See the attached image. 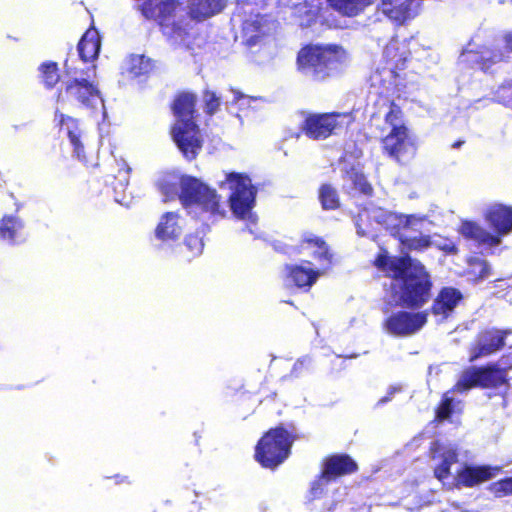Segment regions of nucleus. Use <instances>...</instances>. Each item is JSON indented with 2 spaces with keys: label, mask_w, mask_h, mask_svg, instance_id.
<instances>
[{
  "label": "nucleus",
  "mask_w": 512,
  "mask_h": 512,
  "mask_svg": "<svg viewBox=\"0 0 512 512\" xmlns=\"http://www.w3.org/2000/svg\"><path fill=\"white\" fill-rule=\"evenodd\" d=\"M375 266L392 278L390 286L396 304L420 306L428 300L431 284L421 263L410 258H391L381 251Z\"/></svg>",
  "instance_id": "obj_1"
},
{
  "label": "nucleus",
  "mask_w": 512,
  "mask_h": 512,
  "mask_svg": "<svg viewBox=\"0 0 512 512\" xmlns=\"http://www.w3.org/2000/svg\"><path fill=\"white\" fill-rule=\"evenodd\" d=\"M157 184L166 200L178 195L188 212L203 221L222 217L224 214L216 191L197 178L165 173Z\"/></svg>",
  "instance_id": "obj_2"
},
{
  "label": "nucleus",
  "mask_w": 512,
  "mask_h": 512,
  "mask_svg": "<svg viewBox=\"0 0 512 512\" xmlns=\"http://www.w3.org/2000/svg\"><path fill=\"white\" fill-rule=\"evenodd\" d=\"M142 14L159 23L163 33L176 44L187 45L191 31L184 6L178 0H141L137 2Z\"/></svg>",
  "instance_id": "obj_3"
},
{
  "label": "nucleus",
  "mask_w": 512,
  "mask_h": 512,
  "mask_svg": "<svg viewBox=\"0 0 512 512\" xmlns=\"http://www.w3.org/2000/svg\"><path fill=\"white\" fill-rule=\"evenodd\" d=\"M483 218L494 230L489 232L479 223L463 221L459 227V233L477 244L485 247L500 245L501 238L512 232V206L502 203H490L483 210Z\"/></svg>",
  "instance_id": "obj_4"
},
{
  "label": "nucleus",
  "mask_w": 512,
  "mask_h": 512,
  "mask_svg": "<svg viewBox=\"0 0 512 512\" xmlns=\"http://www.w3.org/2000/svg\"><path fill=\"white\" fill-rule=\"evenodd\" d=\"M313 248L319 249V254L315 255V262L304 261L286 267L287 280L299 288L311 287L332 265L333 255L326 243L321 238L307 233L301 240L299 253L310 254Z\"/></svg>",
  "instance_id": "obj_5"
},
{
  "label": "nucleus",
  "mask_w": 512,
  "mask_h": 512,
  "mask_svg": "<svg viewBox=\"0 0 512 512\" xmlns=\"http://www.w3.org/2000/svg\"><path fill=\"white\" fill-rule=\"evenodd\" d=\"M381 130V144L386 155L399 163L414 156L415 143L404 123L402 111L398 106L394 104L389 106Z\"/></svg>",
  "instance_id": "obj_6"
},
{
  "label": "nucleus",
  "mask_w": 512,
  "mask_h": 512,
  "mask_svg": "<svg viewBox=\"0 0 512 512\" xmlns=\"http://www.w3.org/2000/svg\"><path fill=\"white\" fill-rule=\"evenodd\" d=\"M373 220L375 225L383 226L393 232L401 230H421L430 225V221L426 216L420 215H402L384 210L381 207L370 205L358 215L356 222L357 233L361 236H373L375 230L374 225L370 222Z\"/></svg>",
  "instance_id": "obj_7"
},
{
  "label": "nucleus",
  "mask_w": 512,
  "mask_h": 512,
  "mask_svg": "<svg viewBox=\"0 0 512 512\" xmlns=\"http://www.w3.org/2000/svg\"><path fill=\"white\" fill-rule=\"evenodd\" d=\"M348 60V54L342 47L308 46L299 52L297 64L300 71L320 80L339 70Z\"/></svg>",
  "instance_id": "obj_8"
},
{
  "label": "nucleus",
  "mask_w": 512,
  "mask_h": 512,
  "mask_svg": "<svg viewBox=\"0 0 512 512\" xmlns=\"http://www.w3.org/2000/svg\"><path fill=\"white\" fill-rule=\"evenodd\" d=\"M66 76L64 81L65 94L71 99L79 102L82 106L90 109L103 107V100L96 85L91 80L94 74V67H80L73 62L66 61Z\"/></svg>",
  "instance_id": "obj_9"
},
{
  "label": "nucleus",
  "mask_w": 512,
  "mask_h": 512,
  "mask_svg": "<svg viewBox=\"0 0 512 512\" xmlns=\"http://www.w3.org/2000/svg\"><path fill=\"white\" fill-rule=\"evenodd\" d=\"M221 189L231 191L229 198L230 208L233 214L241 219H247L255 223L256 218L252 213L255 199V189L251 180L244 174L235 172H224L222 179H218Z\"/></svg>",
  "instance_id": "obj_10"
},
{
  "label": "nucleus",
  "mask_w": 512,
  "mask_h": 512,
  "mask_svg": "<svg viewBox=\"0 0 512 512\" xmlns=\"http://www.w3.org/2000/svg\"><path fill=\"white\" fill-rule=\"evenodd\" d=\"M293 439L283 428L269 430L258 442L256 460L266 468H274L289 455Z\"/></svg>",
  "instance_id": "obj_11"
},
{
  "label": "nucleus",
  "mask_w": 512,
  "mask_h": 512,
  "mask_svg": "<svg viewBox=\"0 0 512 512\" xmlns=\"http://www.w3.org/2000/svg\"><path fill=\"white\" fill-rule=\"evenodd\" d=\"M510 368H512V363L502 359L498 367H489L482 370L469 369L463 372L455 385V389L462 392L473 387H498L506 382V370Z\"/></svg>",
  "instance_id": "obj_12"
},
{
  "label": "nucleus",
  "mask_w": 512,
  "mask_h": 512,
  "mask_svg": "<svg viewBox=\"0 0 512 512\" xmlns=\"http://www.w3.org/2000/svg\"><path fill=\"white\" fill-rule=\"evenodd\" d=\"M350 116L345 113L312 114L305 118L301 129L311 139H326L350 123Z\"/></svg>",
  "instance_id": "obj_13"
},
{
  "label": "nucleus",
  "mask_w": 512,
  "mask_h": 512,
  "mask_svg": "<svg viewBox=\"0 0 512 512\" xmlns=\"http://www.w3.org/2000/svg\"><path fill=\"white\" fill-rule=\"evenodd\" d=\"M172 137L186 159L196 158L202 147V137L193 121H176L172 128Z\"/></svg>",
  "instance_id": "obj_14"
},
{
  "label": "nucleus",
  "mask_w": 512,
  "mask_h": 512,
  "mask_svg": "<svg viewBox=\"0 0 512 512\" xmlns=\"http://www.w3.org/2000/svg\"><path fill=\"white\" fill-rule=\"evenodd\" d=\"M427 321L425 313L398 312L384 322V329L394 336H408L421 329Z\"/></svg>",
  "instance_id": "obj_15"
},
{
  "label": "nucleus",
  "mask_w": 512,
  "mask_h": 512,
  "mask_svg": "<svg viewBox=\"0 0 512 512\" xmlns=\"http://www.w3.org/2000/svg\"><path fill=\"white\" fill-rule=\"evenodd\" d=\"M356 463L348 456L336 455L329 458L321 477L312 485V494L317 497L323 492V487L332 478L352 473L356 470Z\"/></svg>",
  "instance_id": "obj_16"
},
{
  "label": "nucleus",
  "mask_w": 512,
  "mask_h": 512,
  "mask_svg": "<svg viewBox=\"0 0 512 512\" xmlns=\"http://www.w3.org/2000/svg\"><path fill=\"white\" fill-rule=\"evenodd\" d=\"M500 472L497 466L464 465L456 471L455 486L473 487L496 477Z\"/></svg>",
  "instance_id": "obj_17"
},
{
  "label": "nucleus",
  "mask_w": 512,
  "mask_h": 512,
  "mask_svg": "<svg viewBox=\"0 0 512 512\" xmlns=\"http://www.w3.org/2000/svg\"><path fill=\"white\" fill-rule=\"evenodd\" d=\"M432 458L435 462V477L445 483L451 475L450 467L457 462L456 449L451 445L435 443L431 449Z\"/></svg>",
  "instance_id": "obj_18"
},
{
  "label": "nucleus",
  "mask_w": 512,
  "mask_h": 512,
  "mask_svg": "<svg viewBox=\"0 0 512 512\" xmlns=\"http://www.w3.org/2000/svg\"><path fill=\"white\" fill-rule=\"evenodd\" d=\"M511 334L510 330H490L480 335L477 344L471 350L470 360L489 355L499 350L504 344V339Z\"/></svg>",
  "instance_id": "obj_19"
},
{
  "label": "nucleus",
  "mask_w": 512,
  "mask_h": 512,
  "mask_svg": "<svg viewBox=\"0 0 512 512\" xmlns=\"http://www.w3.org/2000/svg\"><path fill=\"white\" fill-rule=\"evenodd\" d=\"M184 228V220L178 213L167 212L163 214L155 229L157 239L166 242L178 239Z\"/></svg>",
  "instance_id": "obj_20"
},
{
  "label": "nucleus",
  "mask_w": 512,
  "mask_h": 512,
  "mask_svg": "<svg viewBox=\"0 0 512 512\" xmlns=\"http://www.w3.org/2000/svg\"><path fill=\"white\" fill-rule=\"evenodd\" d=\"M419 0H381V10L388 18L402 23L412 17Z\"/></svg>",
  "instance_id": "obj_21"
},
{
  "label": "nucleus",
  "mask_w": 512,
  "mask_h": 512,
  "mask_svg": "<svg viewBox=\"0 0 512 512\" xmlns=\"http://www.w3.org/2000/svg\"><path fill=\"white\" fill-rule=\"evenodd\" d=\"M226 0H189V14L192 19L203 21L225 7Z\"/></svg>",
  "instance_id": "obj_22"
},
{
  "label": "nucleus",
  "mask_w": 512,
  "mask_h": 512,
  "mask_svg": "<svg viewBox=\"0 0 512 512\" xmlns=\"http://www.w3.org/2000/svg\"><path fill=\"white\" fill-rule=\"evenodd\" d=\"M100 50V37L98 31L91 27L89 28L83 37L81 38L78 44V51L81 57V63H76L72 61L74 64L79 65L80 67L84 65L85 62L94 60Z\"/></svg>",
  "instance_id": "obj_23"
},
{
  "label": "nucleus",
  "mask_w": 512,
  "mask_h": 512,
  "mask_svg": "<svg viewBox=\"0 0 512 512\" xmlns=\"http://www.w3.org/2000/svg\"><path fill=\"white\" fill-rule=\"evenodd\" d=\"M461 293L454 288H443L438 294L433 304V313L441 316L442 319L448 317L461 300Z\"/></svg>",
  "instance_id": "obj_24"
},
{
  "label": "nucleus",
  "mask_w": 512,
  "mask_h": 512,
  "mask_svg": "<svg viewBox=\"0 0 512 512\" xmlns=\"http://www.w3.org/2000/svg\"><path fill=\"white\" fill-rule=\"evenodd\" d=\"M59 122L61 129L66 132L70 139L74 149V154L79 160L84 161L85 156L83 155V145L80 142V130L78 128L77 122L73 118L66 117L63 114L59 115Z\"/></svg>",
  "instance_id": "obj_25"
},
{
  "label": "nucleus",
  "mask_w": 512,
  "mask_h": 512,
  "mask_svg": "<svg viewBox=\"0 0 512 512\" xmlns=\"http://www.w3.org/2000/svg\"><path fill=\"white\" fill-rule=\"evenodd\" d=\"M475 46L476 45L474 43H469L463 50L460 56V59L463 63L477 64L482 69H484L488 67L487 61L496 62L501 59V56L499 55L491 57V52L486 48H482L480 51H476Z\"/></svg>",
  "instance_id": "obj_26"
},
{
  "label": "nucleus",
  "mask_w": 512,
  "mask_h": 512,
  "mask_svg": "<svg viewBox=\"0 0 512 512\" xmlns=\"http://www.w3.org/2000/svg\"><path fill=\"white\" fill-rule=\"evenodd\" d=\"M377 0H328L340 13L347 16H356Z\"/></svg>",
  "instance_id": "obj_27"
},
{
  "label": "nucleus",
  "mask_w": 512,
  "mask_h": 512,
  "mask_svg": "<svg viewBox=\"0 0 512 512\" xmlns=\"http://www.w3.org/2000/svg\"><path fill=\"white\" fill-rule=\"evenodd\" d=\"M195 100V96L189 93L181 94L176 98L173 110L175 116L177 117V121H192Z\"/></svg>",
  "instance_id": "obj_28"
},
{
  "label": "nucleus",
  "mask_w": 512,
  "mask_h": 512,
  "mask_svg": "<svg viewBox=\"0 0 512 512\" xmlns=\"http://www.w3.org/2000/svg\"><path fill=\"white\" fill-rule=\"evenodd\" d=\"M274 24L270 23L264 16H256L255 19L248 20L244 23L243 31L249 41H255L258 35L269 33Z\"/></svg>",
  "instance_id": "obj_29"
},
{
  "label": "nucleus",
  "mask_w": 512,
  "mask_h": 512,
  "mask_svg": "<svg viewBox=\"0 0 512 512\" xmlns=\"http://www.w3.org/2000/svg\"><path fill=\"white\" fill-rule=\"evenodd\" d=\"M124 69L133 77L146 74L151 69L150 60L143 55H131L125 61Z\"/></svg>",
  "instance_id": "obj_30"
},
{
  "label": "nucleus",
  "mask_w": 512,
  "mask_h": 512,
  "mask_svg": "<svg viewBox=\"0 0 512 512\" xmlns=\"http://www.w3.org/2000/svg\"><path fill=\"white\" fill-rule=\"evenodd\" d=\"M347 182L350 183L351 188L355 193L358 192L363 196L372 195L373 188L362 173L358 171H352L351 173H348Z\"/></svg>",
  "instance_id": "obj_31"
},
{
  "label": "nucleus",
  "mask_w": 512,
  "mask_h": 512,
  "mask_svg": "<svg viewBox=\"0 0 512 512\" xmlns=\"http://www.w3.org/2000/svg\"><path fill=\"white\" fill-rule=\"evenodd\" d=\"M22 228L21 222L15 217H4L0 221V236L7 240H13Z\"/></svg>",
  "instance_id": "obj_32"
},
{
  "label": "nucleus",
  "mask_w": 512,
  "mask_h": 512,
  "mask_svg": "<svg viewBox=\"0 0 512 512\" xmlns=\"http://www.w3.org/2000/svg\"><path fill=\"white\" fill-rule=\"evenodd\" d=\"M467 274L474 281L482 280L489 275V267L485 260L472 259L468 263Z\"/></svg>",
  "instance_id": "obj_33"
},
{
  "label": "nucleus",
  "mask_w": 512,
  "mask_h": 512,
  "mask_svg": "<svg viewBox=\"0 0 512 512\" xmlns=\"http://www.w3.org/2000/svg\"><path fill=\"white\" fill-rule=\"evenodd\" d=\"M319 198L324 209H335L339 206L338 194L330 185L321 186Z\"/></svg>",
  "instance_id": "obj_34"
},
{
  "label": "nucleus",
  "mask_w": 512,
  "mask_h": 512,
  "mask_svg": "<svg viewBox=\"0 0 512 512\" xmlns=\"http://www.w3.org/2000/svg\"><path fill=\"white\" fill-rule=\"evenodd\" d=\"M401 241L404 245H406L409 249L422 251L432 247V236H415V237H407L401 236Z\"/></svg>",
  "instance_id": "obj_35"
},
{
  "label": "nucleus",
  "mask_w": 512,
  "mask_h": 512,
  "mask_svg": "<svg viewBox=\"0 0 512 512\" xmlns=\"http://www.w3.org/2000/svg\"><path fill=\"white\" fill-rule=\"evenodd\" d=\"M41 77L44 84L51 88L59 81V74L56 63H44L40 66Z\"/></svg>",
  "instance_id": "obj_36"
},
{
  "label": "nucleus",
  "mask_w": 512,
  "mask_h": 512,
  "mask_svg": "<svg viewBox=\"0 0 512 512\" xmlns=\"http://www.w3.org/2000/svg\"><path fill=\"white\" fill-rule=\"evenodd\" d=\"M232 101L239 106L240 109L254 108L255 104L259 101L257 98H253L242 94L237 90H231Z\"/></svg>",
  "instance_id": "obj_37"
},
{
  "label": "nucleus",
  "mask_w": 512,
  "mask_h": 512,
  "mask_svg": "<svg viewBox=\"0 0 512 512\" xmlns=\"http://www.w3.org/2000/svg\"><path fill=\"white\" fill-rule=\"evenodd\" d=\"M185 246L190 252L188 257H196L202 253L204 244L199 236L190 235L185 240Z\"/></svg>",
  "instance_id": "obj_38"
},
{
  "label": "nucleus",
  "mask_w": 512,
  "mask_h": 512,
  "mask_svg": "<svg viewBox=\"0 0 512 512\" xmlns=\"http://www.w3.org/2000/svg\"><path fill=\"white\" fill-rule=\"evenodd\" d=\"M490 489L498 497L512 494V477L493 483Z\"/></svg>",
  "instance_id": "obj_39"
},
{
  "label": "nucleus",
  "mask_w": 512,
  "mask_h": 512,
  "mask_svg": "<svg viewBox=\"0 0 512 512\" xmlns=\"http://www.w3.org/2000/svg\"><path fill=\"white\" fill-rule=\"evenodd\" d=\"M432 247H436L446 253H454L456 247L453 241L447 238H443L439 235L432 236Z\"/></svg>",
  "instance_id": "obj_40"
},
{
  "label": "nucleus",
  "mask_w": 512,
  "mask_h": 512,
  "mask_svg": "<svg viewBox=\"0 0 512 512\" xmlns=\"http://www.w3.org/2000/svg\"><path fill=\"white\" fill-rule=\"evenodd\" d=\"M204 101L209 113H213L219 107L220 100L214 92L206 91Z\"/></svg>",
  "instance_id": "obj_41"
},
{
  "label": "nucleus",
  "mask_w": 512,
  "mask_h": 512,
  "mask_svg": "<svg viewBox=\"0 0 512 512\" xmlns=\"http://www.w3.org/2000/svg\"><path fill=\"white\" fill-rule=\"evenodd\" d=\"M451 402L452 399L448 397V395L446 394L444 396L442 404L437 410V418H439L440 420H444L449 417L451 413Z\"/></svg>",
  "instance_id": "obj_42"
},
{
  "label": "nucleus",
  "mask_w": 512,
  "mask_h": 512,
  "mask_svg": "<svg viewBox=\"0 0 512 512\" xmlns=\"http://www.w3.org/2000/svg\"><path fill=\"white\" fill-rule=\"evenodd\" d=\"M505 42H506L507 47H508L510 50H512V32H511V33L506 34V36H505Z\"/></svg>",
  "instance_id": "obj_43"
},
{
  "label": "nucleus",
  "mask_w": 512,
  "mask_h": 512,
  "mask_svg": "<svg viewBox=\"0 0 512 512\" xmlns=\"http://www.w3.org/2000/svg\"><path fill=\"white\" fill-rule=\"evenodd\" d=\"M318 254H319V249L318 248H313L310 251V254H303V255L307 256V257H311L313 259V262H315V255H318Z\"/></svg>",
  "instance_id": "obj_44"
},
{
  "label": "nucleus",
  "mask_w": 512,
  "mask_h": 512,
  "mask_svg": "<svg viewBox=\"0 0 512 512\" xmlns=\"http://www.w3.org/2000/svg\"><path fill=\"white\" fill-rule=\"evenodd\" d=\"M57 101H58V103H61V102H63V101H64V95H63L62 93H60V94L58 95V99H57Z\"/></svg>",
  "instance_id": "obj_45"
},
{
  "label": "nucleus",
  "mask_w": 512,
  "mask_h": 512,
  "mask_svg": "<svg viewBox=\"0 0 512 512\" xmlns=\"http://www.w3.org/2000/svg\"><path fill=\"white\" fill-rule=\"evenodd\" d=\"M398 390H399L398 388L393 387V388L391 389V391L389 392V394L391 395V394H393L394 392H396V391H398Z\"/></svg>",
  "instance_id": "obj_46"
},
{
  "label": "nucleus",
  "mask_w": 512,
  "mask_h": 512,
  "mask_svg": "<svg viewBox=\"0 0 512 512\" xmlns=\"http://www.w3.org/2000/svg\"><path fill=\"white\" fill-rule=\"evenodd\" d=\"M388 399H389L388 397H385V398L381 399L380 402L385 403L386 401H388Z\"/></svg>",
  "instance_id": "obj_47"
},
{
  "label": "nucleus",
  "mask_w": 512,
  "mask_h": 512,
  "mask_svg": "<svg viewBox=\"0 0 512 512\" xmlns=\"http://www.w3.org/2000/svg\"><path fill=\"white\" fill-rule=\"evenodd\" d=\"M137 2H140L141 0H136Z\"/></svg>",
  "instance_id": "obj_48"
}]
</instances>
